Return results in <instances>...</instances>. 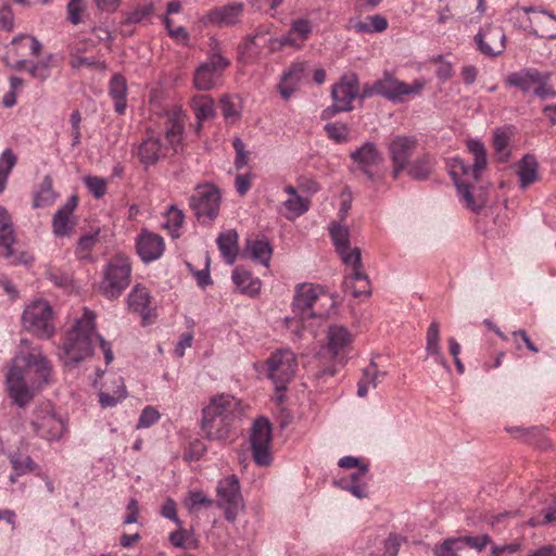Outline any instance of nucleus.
Returning a JSON list of instances; mask_svg holds the SVG:
<instances>
[{
	"label": "nucleus",
	"instance_id": "32",
	"mask_svg": "<svg viewBox=\"0 0 556 556\" xmlns=\"http://www.w3.org/2000/svg\"><path fill=\"white\" fill-rule=\"evenodd\" d=\"M15 232L12 218L5 207L0 206V247L3 249V256L10 258L13 255Z\"/></svg>",
	"mask_w": 556,
	"mask_h": 556
},
{
	"label": "nucleus",
	"instance_id": "39",
	"mask_svg": "<svg viewBox=\"0 0 556 556\" xmlns=\"http://www.w3.org/2000/svg\"><path fill=\"white\" fill-rule=\"evenodd\" d=\"M518 176L521 188L529 187L538 179V162L533 155H526L519 163Z\"/></svg>",
	"mask_w": 556,
	"mask_h": 556
},
{
	"label": "nucleus",
	"instance_id": "61",
	"mask_svg": "<svg viewBox=\"0 0 556 556\" xmlns=\"http://www.w3.org/2000/svg\"><path fill=\"white\" fill-rule=\"evenodd\" d=\"M98 242V233H90L81 237L78 241L76 253L79 257H87L91 249Z\"/></svg>",
	"mask_w": 556,
	"mask_h": 556
},
{
	"label": "nucleus",
	"instance_id": "35",
	"mask_svg": "<svg viewBox=\"0 0 556 556\" xmlns=\"http://www.w3.org/2000/svg\"><path fill=\"white\" fill-rule=\"evenodd\" d=\"M232 281L241 293L248 294L250 296L257 294L262 286V282L258 278H255L251 273L239 268L233 270Z\"/></svg>",
	"mask_w": 556,
	"mask_h": 556
},
{
	"label": "nucleus",
	"instance_id": "44",
	"mask_svg": "<svg viewBox=\"0 0 556 556\" xmlns=\"http://www.w3.org/2000/svg\"><path fill=\"white\" fill-rule=\"evenodd\" d=\"M55 200V193L52 188V179L46 176L40 184L39 190L34 198V207H43L52 204Z\"/></svg>",
	"mask_w": 556,
	"mask_h": 556
},
{
	"label": "nucleus",
	"instance_id": "43",
	"mask_svg": "<svg viewBox=\"0 0 556 556\" xmlns=\"http://www.w3.org/2000/svg\"><path fill=\"white\" fill-rule=\"evenodd\" d=\"M388 28V21L384 16L376 14L369 16L366 22L358 21L354 24L357 33H381Z\"/></svg>",
	"mask_w": 556,
	"mask_h": 556
},
{
	"label": "nucleus",
	"instance_id": "48",
	"mask_svg": "<svg viewBox=\"0 0 556 556\" xmlns=\"http://www.w3.org/2000/svg\"><path fill=\"white\" fill-rule=\"evenodd\" d=\"M327 136L337 143H344L351 139V130L346 124L343 123H328L325 126Z\"/></svg>",
	"mask_w": 556,
	"mask_h": 556
},
{
	"label": "nucleus",
	"instance_id": "24",
	"mask_svg": "<svg viewBox=\"0 0 556 556\" xmlns=\"http://www.w3.org/2000/svg\"><path fill=\"white\" fill-rule=\"evenodd\" d=\"M418 147V140L413 136L397 135L388 143V152L391 162L408 164Z\"/></svg>",
	"mask_w": 556,
	"mask_h": 556
},
{
	"label": "nucleus",
	"instance_id": "62",
	"mask_svg": "<svg viewBox=\"0 0 556 556\" xmlns=\"http://www.w3.org/2000/svg\"><path fill=\"white\" fill-rule=\"evenodd\" d=\"M462 541V546L465 545L476 548L478 551H482L485 548L488 544L491 543V538L488 534L479 535V536H460L457 538Z\"/></svg>",
	"mask_w": 556,
	"mask_h": 556
},
{
	"label": "nucleus",
	"instance_id": "11",
	"mask_svg": "<svg viewBox=\"0 0 556 556\" xmlns=\"http://www.w3.org/2000/svg\"><path fill=\"white\" fill-rule=\"evenodd\" d=\"M216 505L224 509L225 518L233 522L243 508L244 503L240 492L238 478L232 475L222 479L216 489Z\"/></svg>",
	"mask_w": 556,
	"mask_h": 556
},
{
	"label": "nucleus",
	"instance_id": "26",
	"mask_svg": "<svg viewBox=\"0 0 556 556\" xmlns=\"http://www.w3.org/2000/svg\"><path fill=\"white\" fill-rule=\"evenodd\" d=\"M152 298L148 289L141 285L134 287L128 294V306L138 313L144 323H150L154 317V308L151 306Z\"/></svg>",
	"mask_w": 556,
	"mask_h": 556
},
{
	"label": "nucleus",
	"instance_id": "59",
	"mask_svg": "<svg viewBox=\"0 0 556 556\" xmlns=\"http://www.w3.org/2000/svg\"><path fill=\"white\" fill-rule=\"evenodd\" d=\"M88 190L96 197L101 198L106 193V180L97 176H88L84 179Z\"/></svg>",
	"mask_w": 556,
	"mask_h": 556
},
{
	"label": "nucleus",
	"instance_id": "10",
	"mask_svg": "<svg viewBox=\"0 0 556 556\" xmlns=\"http://www.w3.org/2000/svg\"><path fill=\"white\" fill-rule=\"evenodd\" d=\"M350 157L352 160V173H359L370 181L379 178V168L384 159L376 143L371 141L364 142L359 148L350 153Z\"/></svg>",
	"mask_w": 556,
	"mask_h": 556
},
{
	"label": "nucleus",
	"instance_id": "27",
	"mask_svg": "<svg viewBox=\"0 0 556 556\" xmlns=\"http://www.w3.org/2000/svg\"><path fill=\"white\" fill-rule=\"evenodd\" d=\"M203 409L213 410L214 417L224 418L227 416L229 420H236L240 414V402L230 394H220L211 399L210 403Z\"/></svg>",
	"mask_w": 556,
	"mask_h": 556
},
{
	"label": "nucleus",
	"instance_id": "46",
	"mask_svg": "<svg viewBox=\"0 0 556 556\" xmlns=\"http://www.w3.org/2000/svg\"><path fill=\"white\" fill-rule=\"evenodd\" d=\"M115 384L117 389L111 394L109 391H101L99 401L102 407H113L126 397V389L121 377L116 378Z\"/></svg>",
	"mask_w": 556,
	"mask_h": 556
},
{
	"label": "nucleus",
	"instance_id": "41",
	"mask_svg": "<svg viewBox=\"0 0 556 556\" xmlns=\"http://www.w3.org/2000/svg\"><path fill=\"white\" fill-rule=\"evenodd\" d=\"M204 64L210 65L211 68L220 74L230 65V61L223 55L220 43L215 38L210 39L208 59Z\"/></svg>",
	"mask_w": 556,
	"mask_h": 556
},
{
	"label": "nucleus",
	"instance_id": "6",
	"mask_svg": "<svg viewBox=\"0 0 556 556\" xmlns=\"http://www.w3.org/2000/svg\"><path fill=\"white\" fill-rule=\"evenodd\" d=\"M23 328L42 340L51 339L55 333L53 309L45 300L30 302L23 312Z\"/></svg>",
	"mask_w": 556,
	"mask_h": 556
},
{
	"label": "nucleus",
	"instance_id": "40",
	"mask_svg": "<svg viewBox=\"0 0 556 556\" xmlns=\"http://www.w3.org/2000/svg\"><path fill=\"white\" fill-rule=\"evenodd\" d=\"M247 252L249 253L250 257L258 262L260 264L264 266L269 265V261L271 257V247L267 241L264 240H251L248 241L247 245Z\"/></svg>",
	"mask_w": 556,
	"mask_h": 556
},
{
	"label": "nucleus",
	"instance_id": "50",
	"mask_svg": "<svg viewBox=\"0 0 556 556\" xmlns=\"http://www.w3.org/2000/svg\"><path fill=\"white\" fill-rule=\"evenodd\" d=\"M10 463L16 476L26 475L35 469V463L29 456L17 453L10 455Z\"/></svg>",
	"mask_w": 556,
	"mask_h": 556
},
{
	"label": "nucleus",
	"instance_id": "5",
	"mask_svg": "<svg viewBox=\"0 0 556 556\" xmlns=\"http://www.w3.org/2000/svg\"><path fill=\"white\" fill-rule=\"evenodd\" d=\"M266 368L267 377L273 381L277 391L276 401L281 403L282 392L286 391L298 368L296 356L288 349L278 350L267 358Z\"/></svg>",
	"mask_w": 556,
	"mask_h": 556
},
{
	"label": "nucleus",
	"instance_id": "53",
	"mask_svg": "<svg viewBox=\"0 0 556 556\" xmlns=\"http://www.w3.org/2000/svg\"><path fill=\"white\" fill-rule=\"evenodd\" d=\"M70 211L67 208L59 210L53 217V231L56 236L63 237L70 232Z\"/></svg>",
	"mask_w": 556,
	"mask_h": 556
},
{
	"label": "nucleus",
	"instance_id": "1",
	"mask_svg": "<svg viewBox=\"0 0 556 556\" xmlns=\"http://www.w3.org/2000/svg\"><path fill=\"white\" fill-rule=\"evenodd\" d=\"M94 318L93 312L85 308L83 316L76 320L74 327L66 333L60 353V358L64 365H77L90 357L94 340L100 343L105 363L110 364L113 361L111 343L97 333Z\"/></svg>",
	"mask_w": 556,
	"mask_h": 556
},
{
	"label": "nucleus",
	"instance_id": "54",
	"mask_svg": "<svg viewBox=\"0 0 556 556\" xmlns=\"http://www.w3.org/2000/svg\"><path fill=\"white\" fill-rule=\"evenodd\" d=\"M508 143L509 138L508 136L503 131H497L494 135L493 138V147L495 150V153L501 162H506L509 159V151H508Z\"/></svg>",
	"mask_w": 556,
	"mask_h": 556
},
{
	"label": "nucleus",
	"instance_id": "31",
	"mask_svg": "<svg viewBox=\"0 0 556 556\" xmlns=\"http://www.w3.org/2000/svg\"><path fill=\"white\" fill-rule=\"evenodd\" d=\"M285 192L288 199L282 202V206L286 210L283 215L287 219L293 220L308 211L309 200L299 195L293 186H287Z\"/></svg>",
	"mask_w": 556,
	"mask_h": 556
},
{
	"label": "nucleus",
	"instance_id": "3",
	"mask_svg": "<svg viewBox=\"0 0 556 556\" xmlns=\"http://www.w3.org/2000/svg\"><path fill=\"white\" fill-rule=\"evenodd\" d=\"M467 149L473 155L472 165L470 166L462 159L456 157L450 164V173L463 204L473 212H479L485 205L486 200L482 192L475 193L468 181L463 180L462 177H472L473 180H478L486 166V152L484 144L476 139L467 141Z\"/></svg>",
	"mask_w": 556,
	"mask_h": 556
},
{
	"label": "nucleus",
	"instance_id": "23",
	"mask_svg": "<svg viewBox=\"0 0 556 556\" xmlns=\"http://www.w3.org/2000/svg\"><path fill=\"white\" fill-rule=\"evenodd\" d=\"M305 62L292 63L281 75L278 84V91L283 100H289L291 96L298 90L306 72Z\"/></svg>",
	"mask_w": 556,
	"mask_h": 556
},
{
	"label": "nucleus",
	"instance_id": "9",
	"mask_svg": "<svg viewBox=\"0 0 556 556\" xmlns=\"http://www.w3.org/2000/svg\"><path fill=\"white\" fill-rule=\"evenodd\" d=\"M424 86L425 83L421 80H415L408 85L386 74L383 78L367 87L364 93L365 96L378 94L393 102H402L406 96L418 94Z\"/></svg>",
	"mask_w": 556,
	"mask_h": 556
},
{
	"label": "nucleus",
	"instance_id": "34",
	"mask_svg": "<svg viewBox=\"0 0 556 556\" xmlns=\"http://www.w3.org/2000/svg\"><path fill=\"white\" fill-rule=\"evenodd\" d=\"M217 247L220 254L228 264H233L238 255V233L233 229H229L225 232L219 233L217 240Z\"/></svg>",
	"mask_w": 556,
	"mask_h": 556
},
{
	"label": "nucleus",
	"instance_id": "2",
	"mask_svg": "<svg viewBox=\"0 0 556 556\" xmlns=\"http://www.w3.org/2000/svg\"><path fill=\"white\" fill-rule=\"evenodd\" d=\"M25 368L34 369L37 375V383H49L52 377V367L40 348H34L30 353L16 356L7 374V388L13 402L23 407L34 396L30 387L25 380Z\"/></svg>",
	"mask_w": 556,
	"mask_h": 556
},
{
	"label": "nucleus",
	"instance_id": "8",
	"mask_svg": "<svg viewBox=\"0 0 556 556\" xmlns=\"http://www.w3.org/2000/svg\"><path fill=\"white\" fill-rule=\"evenodd\" d=\"M189 203L197 218L203 224H210L219 213V189L212 184L199 185L191 194Z\"/></svg>",
	"mask_w": 556,
	"mask_h": 556
},
{
	"label": "nucleus",
	"instance_id": "47",
	"mask_svg": "<svg viewBox=\"0 0 556 556\" xmlns=\"http://www.w3.org/2000/svg\"><path fill=\"white\" fill-rule=\"evenodd\" d=\"M15 164L16 156L12 150H4L0 156V193L4 191L9 175Z\"/></svg>",
	"mask_w": 556,
	"mask_h": 556
},
{
	"label": "nucleus",
	"instance_id": "36",
	"mask_svg": "<svg viewBox=\"0 0 556 556\" xmlns=\"http://www.w3.org/2000/svg\"><path fill=\"white\" fill-rule=\"evenodd\" d=\"M109 93L114 101L115 111L124 114L127 105V83L122 75L116 74L111 78Z\"/></svg>",
	"mask_w": 556,
	"mask_h": 556
},
{
	"label": "nucleus",
	"instance_id": "30",
	"mask_svg": "<svg viewBox=\"0 0 556 556\" xmlns=\"http://www.w3.org/2000/svg\"><path fill=\"white\" fill-rule=\"evenodd\" d=\"M137 155L140 163L146 167L156 164L163 155L160 139L148 132L147 137L138 146Z\"/></svg>",
	"mask_w": 556,
	"mask_h": 556
},
{
	"label": "nucleus",
	"instance_id": "55",
	"mask_svg": "<svg viewBox=\"0 0 556 556\" xmlns=\"http://www.w3.org/2000/svg\"><path fill=\"white\" fill-rule=\"evenodd\" d=\"M441 349L440 346V324L437 320H433L426 336V352H437V350Z\"/></svg>",
	"mask_w": 556,
	"mask_h": 556
},
{
	"label": "nucleus",
	"instance_id": "49",
	"mask_svg": "<svg viewBox=\"0 0 556 556\" xmlns=\"http://www.w3.org/2000/svg\"><path fill=\"white\" fill-rule=\"evenodd\" d=\"M462 549L460 540L457 538H448L433 547V554L434 556H459L458 552Z\"/></svg>",
	"mask_w": 556,
	"mask_h": 556
},
{
	"label": "nucleus",
	"instance_id": "4",
	"mask_svg": "<svg viewBox=\"0 0 556 556\" xmlns=\"http://www.w3.org/2000/svg\"><path fill=\"white\" fill-rule=\"evenodd\" d=\"M334 306V298L321 286L313 283L296 286L292 308L301 321L309 318L325 319Z\"/></svg>",
	"mask_w": 556,
	"mask_h": 556
},
{
	"label": "nucleus",
	"instance_id": "21",
	"mask_svg": "<svg viewBox=\"0 0 556 556\" xmlns=\"http://www.w3.org/2000/svg\"><path fill=\"white\" fill-rule=\"evenodd\" d=\"M202 430L210 440L226 441L229 438L233 420L214 417V412L203 409Z\"/></svg>",
	"mask_w": 556,
	"mask_h": 556
},
{
	"label": "nucleus",
	"instance_id": "58",
	"mask_svg": "<svg viewBox=\"0 0 556 556\" xmlns=\"http://www.w3.org/2000/svg\"><path fill=\"white\" fill-rule=\"evenodd\" d=\"M556 520V501L551 504L543 514L536 515L528 520L530 527H540Z\"/></svg>",
	"mask_w": 556,
	"mask_h": 556
},
{
	"label": "nucleus",
	"instance_id": "20",
	"mask_svg": "<svg viewBox=\"0 0 556 556\" xmlns=\"http://www.w3.org/2000/svg\"><path fill=\"white\" fill-rule=\"evenodd\" d=\"M243 12L242 3H231L217 7L207 12L203 16L202 22L205 25H214L218 27H228L237 24Z\"/></svg>",
	"mask_w": 556,
	"mask_h": 556
},
{
	"label": "nucleus",
	"instance_id": "16",
	"mask_svg": "<svg viewBox=\"0 0 556 556\" xmlns=\"http://www.w3.org/2000/svg\"><path fill=\"white\" fill-rule=\"evenodd\" d=\"M506 36L498 26H488L476 35L479 50L488 56L500 55L505 49Z\"/></svg>",
	"mask_w": 556,
	"mask_h": 556
},
{
	"label": "nucleus",
	"instance_id": "33",
	"mask_svg": "<svg viewBox=\"0 0 556 556\" xmlns=\"http://www.w3.org/2000/svg\"><path fill=\"white\" fill-rule=\"evenodd\" d=\"M312 31L311 23L307 20L299 18L292 22L289 33L279 39L280 46H292L300 48Z\"/></svg>",
	"mask_w": 556,
	"mask_h": 556
},
{
	"label": "nucleus",
	"instance_id": "51",
	"mask_svg": "<svg viewBox=\"0 0 556 556\" xmlns=\"http://www.w3.org/2000/svg\"><path fill=\"white\" fill-rule=\"evenodd\" d=\"M166 224L165 227L172 231L173 237H178V230L184 224V213L175 205H170L166 212Z\"/></svg>",
	"mask_w": 556,
	"mask_h": 556
},
{
	"label": "nucleus",
	"instance_id": "17",
	"mask_svg": "<svg viewBox=\"0 0 556 556\" xmlns=\"http://www.w3.org/2000/svg\"><path fill=\"white\" fill-rule=\"evenodd\" d=\"M526 14H532L528 21L532 33L541 38H556V16L544 10H536L534 7H522Z\"/></svg>",
	"mask_w": 556,
	"mask_h": 556
},
{
	"label": "nucleus",
	"instance_id": "25",
	"mask_svg": "<svg viewBox=\"0 0 556 556\" xmlns=\"http://www.w3.org/2000/svg\"><path fill=\"white\" fill-rule=\"evenodd\" d=\"M353 340V334L342 325H332L327 331V349L333 356L346 354Z\"/></svg>",
	"mask_w": 556,
	"mask_h": 556
},
{
	"label": "nucleus",
	"instance_id": "56",
	"mask_svg": "<svg viewBox=\"0 0 556 556\" xmlns=\"http://www.w3.org/2000/svg\"><path fill=\"white\" fill-rule=\"evenodd\" d=\"M169 542L175 546L179 548H191L193 546V538L192 534L185 530L179 529L177 531H174L169 534Z\"/></svg>",
	"mask_w": 556,
	"mask_h": 556
},
{
	"label": "nucleus",
	"instance_id": "57",
	"mask_svg": "<svg viewBox=\"0 0 556 556\" xmlns=\"http://www.w3.org/2000/svg\"><path fill=\"white\" fill-rule=\"evenodd\" d=\"M154 11L152 4H146L142 7H137L131 12H129L125 18L126 24H138L146 20H148Z\"/></svg>",
	"mask_w": 556,
	"mask_h": 556
},
{
	"label": "nucleus",
	"instance_id": "13",
	"mask_svg": "<svg viewBox=\"0 0 556 556\" xmlns=\"http://www.w3.org/2000/svg\"><path fill=\"white\" fill-rule=\"evenodd\" d=\"M250 440L254 462L258 466H268L271 463V426L266 418L255 420Z\"/></svg>",
	"mask_w": 556,
	"mask_h": 556
},
{
	"label": "nucleus",
	"instance_id": "52",
	"mask_svg": "<svg viewBox=\"0 0 556 556\" xmlns=\"http://www.w3.org/2000/svg\"><path fill=\"white\" fill-rule=\"evenodd\" d=\"M549 73H541L540 83H536L533 88V94L541 100H547L556 97V90L548 84Z\"/></svg>",
	"mask_w": 556,
	"mask_h": 556
},
{
	"label": "nucleus",
	"instance_id": "7",
	"mask_svg": "<svg viewBox=\"0 0 556 556\" xmlns=\"http://www.w3.org/2000/svg\"><path fill=\"white\" fill-rule=\"evenodd\" d=\"M131 263L129 257L116 254L111 257L103 271L100 291L108 299L118 298L130 283Z\"/></svg>",
	"mask_w": 556,
	"mask_h": 556
},
{
	"label": "nucleus",
	"instance_id": "14",
	"mask_svg": "<svg viewBox=\"0 0 556 556\" xmlns=\"http://www.w3.org/2000/svg\"><path fill=\"white\" fill-rule=\"evenodd\" d=\"M329 232L332 242L336 248V252L339 254L344 265H359V258L362 257L361 250L358 248L350 247V230L346 226L339 223H331L329 226Z\"/></svg>",
	"mask_w": 556,
	"mask_h": 556
},
{
	"label": "nucleus",
	"instance_id": "28",
	"mask_svg": "<svg viewBox=\"0 0 556 556\" xmlns=\"http://www.w3.org/2000/svg\"><path fill=\"white\" fill-rule=\"evenodd\" d=\"M368 465H361L355 472L344 476L334 483L357 498L367 497Z\"/></svg>",
	"mask_w": 556,
	"mask_h": 556
},
{
	"label": "nucleus",
	"instance_id": "18",
	"mask_svg": "<svg viewBox=\"0 0 556 556\" xmlns=\"http://www.w3.org/2000/svg\"><path fill=\"white\" fill-rule=\"evenodd\" d=\"M358 94V85L355 78L350 81H340L332 88L333 105L331 109L325 111V114L331 116V113L345 112L352 110V102Z\"/></svg>",
	"mask_w": 556,
	"mask_h": 556
},
{
	"label": "nucleus",
	"instance_id": "45",
	"mask_svg": "<svg viewBox=\"0 0 556 556\" xmlns=\"http://www.w3.org/2000/svg\"><path fill=\"white\" fill-rule=\"evenodd\" d=\"M24 41H28V49H29L30 55H38L40 53L42 46L37 38L26 36V35H21V36L13 38V40L11 41V46L13 48H15V50H16L15 51L16 55L24 56L26 54L24 51H25L27 45Z\"/></svg>",
	"mask_w": 556,
	"mask_h": 556
},
{
	"label": "nucleus",
	"instance_id": "19",
	"mask_svg": "<svg viewBox=\"0 0 556 556\" xmlns=\"http://www.w3.org/2000/svg\"><path fill=\"white\" fill-rule=\"evenodd\" d=\"M351 273L345 275L343 280V289L353 298L369 296L371 294L370 281L364 271L362 257L359 265H345Z\"/></svg>",
	"mask_w": 556,
	"mask_h": 556
},
{
	"label": "nucleus",
	"instance_id": "42",
	"mask_svg": "<svg viewBox=\"0 0 556 556\" xmlns=\"http://www.w3.org/2000/svg\"><path fill=\"white\" fill-rule=\"evenodd\" d=\"M191 105L197 121L205 122L215 115L214 101L207 96L194 97Z\"/></svg>",
	"mask_w": 556,
	"mask_h": 556
},
{
	"label": "nucleus",
	"instance_id": "22",
	"mask_svg": "<svg viewBox=\"0 0 556 556\" xmlns=\"http://www.w3.org/2000/svg\"><path fill=\"white\" fill-rule=\"evenodd\" d=\"M136 248L141 260L148 263L161 257L165 244L160 235L142 230L137 238Z\"/></svg>",
	"mask_w": 556,
	"mask_h": 556
},
{
	"label": "nucleus",
	"instance_id": "37",
	"mask_svg": "<svg viewBox=\"0 0 556 556\" xmlns=\"http://www.w3.org/2000/svg\"><path fill=\"white\" fill-rule=\"evenodd\" d=\"M433 166V159L430 154L425 153L413 162H408L407 174L415 180H427L432 173Z\"/></svg>",
	"mask_w": 556,
	"mask_h": 556
},
{
	"label": "nucleus",
	"instance_id": "12",
	"mask_svg": "<svg viewBox=\"0 0 556 556\" xmlns=\"http://www.w3.org/2000/svg\"><path fill=\"white\" fill-rule=\"evenodd\" d=\"M31 426L39 437L49 441L59 440L65 430L62 419L54 415L50 403H43L35 409Z\"/></svg>",
	"mask_w": 556,
	"mask_h": 556
},
{
	"label": "nucleus",
	"instance_id": "38",
	"mask_svg": "<svg viewBox=\"0 0 556 556\" xmlns=\"http://www.w3.org/2000/svg\"><path fill=\"white\" fill-rule=\"evenodd\" d=\"M220 73L211 68L210 65L201 64L194 73L193 83L199 90L213 89L220 77Z\"/></svg>",
	"mask_w": 556,
	"mask_h": 556
},
{
	"label": "nucleus",
	"instance_id": "63",
	"mask_svg": "<svg viewBox=\"0 0 556 556\" xmlns=\"http://www.w3.org/2000/svg\"><path fill=\"white\" fill-rule=\"evenodd\" d=\"M405 539L399 534H390L384 541L383 556H396Z\"/></svg>",
	"mask_w": 556,
	"mask_h": 556
},
{
	"label": "nucleus",
	"instance_id": "64",
	"mask_svg": "<svg viewBox=\"0 0 556 556\" xmlns=\"http://www.w3.org/2000/svg\"><path fill=\"white\" fill-rule=\"evenodd\" d=\"M213 501L202 491H191L188 496V506L195 508L199 506H210Z\"/></svg>",
	"mask_w": 556,
	"mask_h": 556
},
{
	"label": "nucleus",
	"instance_id": "29",
	"mask_svg": "<svg viewBox=\"0 0 556 556\" xmlns=\"http://www.w3.org/2000/svg\"><path fill=\"white\" fill-rule=\"evenodd\" d=\"M540 72L536 68L526 67L518 72L510 73L505 78V84L519 89L522 93L533 91L536 83H540Z\"/></svg>",
	"mask_w": 556,
	"mask_h": 556
},
{
	"label": "nucleus",
	"instance_id": "15",
	"mask_svg": "<svg viewBox=\"0 0 556 556\" xmlns=\"http://www.w3.org/2000/svg\"><path fill=\"white\" fill-rule=\"evenodd\" d=\"M163 118L166 141L174 152L177 153L184 139L186 115L180 108L173 106L165 112Z\"/></svg>",
	"mask_w": 556,
	"mask_h": 556
},
{
	"label": "nucleus",
	"instance_id": "60",
	"mask_svg": "<svg viewBox=\"0 0 556 556\" xmlns=\"http://www.w3.org/2000/svg\"><path fill=\"white\" fill-rule=\"evenodd\" d=\"M160 413L152 406H147L140 414L137 428H149L160 419Z\"/></svg>",
	"mask_w": 556,
	"mask_h": 556
}]
</instances>
